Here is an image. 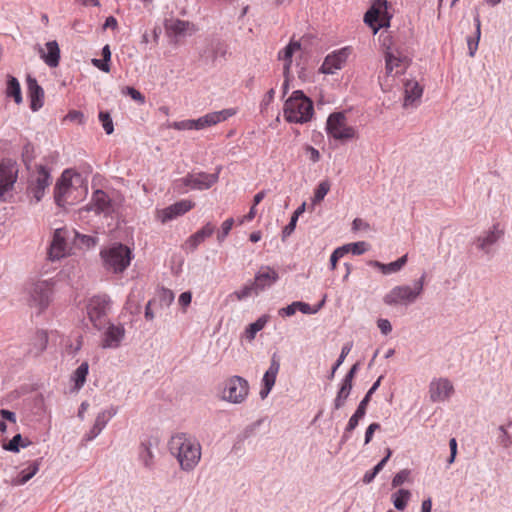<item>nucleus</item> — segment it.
Segmentation results:
<instances>
[{
  "mask_svg": "<svg viewBox=\"0 0 512 512\" xmlns=\"http://www.w3.org/2000/svg\"><path fill=\"white\" fill-rule=\"evenodd\" d=\"M279 279V275L275 269L270 266H262L255 274L254 284L259 293L270 288Z\"/></svg>",
  "mask_w": 512,
  "mask_h": 512,
  "instance_id": "obj_22",
  "label": "nucleus"
},
{
  "mask_svg": "<svg viewBox=\"0 0 512 512\" xmlns=\"http://www.w3.org/2000/svg\"><path fill=\"white\" fill-rule=\"evenodd\" d=\"M314 115L312 101L301 91H293L284 104V118L290 123L304 124Z\"/></svg>",
  "mask_w": 512,
  "mask_h": 512,
  "instance_id": "obj_3",
  "label": "nucleus"
},
{
  "mask_svg": "<svg viewBox=\"0 0 512 512\" xmlns=\"http://www.w3.org/2000/svg\"><path fill=\"white\" fill-rule=\"evenodd\" d=\"M219 178V170L216 173L208 174L205 172L188 174L182 178L185 186L193 190H206L212 187Z\"/></svg>",
  "mask_w": 512,
  "mask_h": 512,
  "instance_id": "obj_16",
  "label": "nucleus"
},
{
  "mask_svg": "<svg viewBox=\"0 0 512 512\" xmlns=\"http://www.w3.org/2000/svg\"><path fill=\"white\" fill-rule=\"evenodd\" d=\"M215 227L212 223L208 222L200 230L192 234L184 244V249L193 252L197 247L208 237L214 233Z\"/></svg>",
  "mask_w": 512,
  "mask_h": 512,
  "instance_id": "obj_26",
  "label": "nucleus"
},
{
  "mask_svg": "<svg viewBox=\"0 0 512 512\" xmlns=\"http://www.w3.org/2000/svg\"><path fill=\"white\" fill-rule=\"evenodd\" d=\"M377 326L384 335H388L392 331V325L388 319H378Z\"/></svg>",
  "mask_w": 512,
  "mask_h": 512,
  "instance_id": "obj_60",
  "label": "nucleus"
},
{
  "mask_svg": "<svg viewBox=\"0 0 512 512\" xmlns=\"http://www.w3.org/2000/svg\"><path fill=\"white\" fill-rule=\"evenodd\" d=\"M170 127L175 130H195V121L194 119H186L181 121H175L170 124Z\"/></svg>",
  "mask_w": 512,
  "mask_h": 512,
  "instance_id": "obj_50",
  "label": "nucleus"
},
{
  "mask_svg": "<svg viewBox=\"0 0 512 512\" xmlns=\"http://www.w3.org/2000/svg\"><path fill=\"white\" fill-rule=\"evenodd\" d=\"M88 210L97 214H110L113 211L110 197L103 190H96L92 195Z\"/></svg>",
  "mask_w": 512,
  "mask_h": 512,
  "instance_id": "obj_24",
  "label": "nucleus"
},
{
  "mask_svg": "<svg viewBox=\"0 0 512 512\" xmlns=\"http://www.w3.org/2000/svg\"><path fill=\"white\" fill-rule=\"evenodd\" d=\"M138 459L146 469L152 470L154 468L155 455L150 442H144L140 445Z\"/></svg>",
  "mask_w": 512,
  "mask_h": 512,
  "instance_id": "obj_32",
  "label": "nucleus"
},
{
  "mask_svg": "<svg viewBox=\"0 0 512 512\" xmlns=\"http://www.w3.org/2000/svg\"><path fill=\"white\" fill-rule=\"evenodd\" d=\"M388 2L387 0H372L371 10L379 11L383 16L387 15Z\"/></svg>",
  "mask_w": 512,
  "mask_h": 512,
  "instance_id": "obj_56",
  "label": "nucleus"
},
{
  "mask_svg": "<svg viewBox=\"0 0 512 512\" xmlns=\"http://www.w3.org/2000/svg\"><path fill=\"white\" fill-rule=\"evenodd\" d=\"M453 393V383L447 378H435L429 384V397L434 403L448 401Z\"/></svg>",
  "mask_w": 512,
  "mask_h": 512,
  "instance_id": "obj_15",
  "label": "nucleus"
},
{
  "mask_svg": "<svg viewBox=\"0 0 512 512\" xmlns=\"http://www.w3.org/2000/svg\"><path fill=\"white\" fill-rule=\"evenodd\" d=\"M280 370V361L276 353L271 357L270 366L262 378V388L259 392L260 398L265 399L275 385L277 374Z\"/></svg>",
  "mask_w": 512,
  "mask_h": 512,
  "instance_id": "obj_20",
  "label": "nucleus"
},
{
  "mask_svg": "<svg viewBox=\"0 0 512 512\" xmlns=\"http://www.w3.org/2000/svg\"><path fill=\"white\" fill-rule=\"evenodd\" d=\"M122 94L130 96L133 100L139 104L145 103V97L135 88L126 86L122 89Z\"/></svg>",
  "mask_w": 512,
  "mask_h": 512,
  "instance_id": "obj_51",
  "label": "nucleus"
},
{
  "mask_svg": "<svg viewBox=\"0 0 512 512\" xmlns=\"http://www.w3.org/2000/svg\"><path fill=\"white\" fill-rule=\"evenodd\" d=\"M117 412L118 408L113 405L100 411L95 418L94 425L103 431L108 422L117 414Z\"/></svg>",
  "mask_w": 512,
  "mask_h": 512,
  "instance_id": "obj_35",
  "label": "nucleus"
},
{
  "mask_svg": "<svg viewBox=\"0 0 512 512\" xmlns=\"http://www.w3.org/2000/svg\"><path fill=\"white\" fill-rule=\"evenodd\" d=\"M503 231L499 228L498 224H494L487 231H484L474 240V245L483 254L492 256L493 246L502 238Z\"/></svg>",
  "mask_w": 512,
  "mask_h": 512,
  "instance_id": "obj_13",
  "label": "nucleus"
},
{
  "mask_svg": "<svg viewBox=\"0 0 512 512\" xmlns=\"http://www.w3.org/2000/svg\"><path fill=\"white\" fill-rule=\"evenodd\" d=\"M125 329L122 325H110L104 333L103 348H118L124 339Z\"/></svg>",
  "mask_w": 512,
  "mask_h": 512,
  "instance_id": "obj_25",
  "label": "nucleus"
},
{
  "mask_svg": "<svg viewBox=\"0 0 512 512\" xmlns=\"http://www.w3.org/2000/svg\"><path fill=\"white\" fill-rule=\"evenodd\" d=\"M89 366L87 362L81 363L77 369L74 371L72 379L75 383V388L80 389L86 382V377L88 375Z\"/></svg>",
  "mask_w": 512,
  "mask_h": 512,
  "instance_id": "obj_40",
  "label": "nucleus"
},
{
  "mask_svg": "<svg viewBox=\"0 0 512 512\" xmlns=\"http://www.w3.org/2000/svg\"><path fill=\"white\" fill-rule=\"evenodd\" d=\"M88 187L82 176L65 170L55 187V201L59 206L73 205L86 197Z\"/></svg>",
  "mask_w": 512,
  "mask_h": 512,
  "instance_id": "obj_2",
  "label": "nucleus"
},
{
  "mask_svg": "<svg viewBox=\"0 0 512 512\" xmlns=\"http://www.w3.org/2000/svg\"><path fill=\"white\" fill-rule=\"evenodd\" d=\"M18 177V168L16 163H0V200L6 201L11 197V191Z\"/></svg>",
  "mask_w": 512,
  "mask_h": 512,
  "instance_id": "obj_11",
  "label": "nucleus"
},
{
  "mask_svg": "<svg viewBox=\"0 0 512 512\" xmlns=\"http://www.w3.org/2000/svg\"><path fill=\"white\" fill-rule=\"evenodd\" d=\"M72 238L73 230H69L67 228L55 229L49 248L50 260H60L67 256L70 250L69 242Z\"/></svg>",
  "mask_w": 512,
  "mask_h": 512,
  "instance_id": "obj_8",
  "label": "nucleus"
},
{
  "mask_svg": "<svg viewBox=\"0 0 512 512\" xmlns=\"http://www.w3.org/2000/svg\"><path fill=\"white\" fill-rule=\"evenodd\" d=\"M259 291L255 287V284L253 281L245 284L243 287H241L239 290H236L234 292L235 297L237 300L242 301L244 299L249 298L252 295H258Z\"/></svg>",
  "mask_w": 512,
  "mask_h": 512,
  "instance_id": "obj_42",
  "label": "nucleus"
},
{
  "mask_svg": "<svg viewBox=\"0 0 512 512\" xmlns=\"http://www.w3.org/2000/svg\"><path fill=\"white\" fill-rule=\"evenodd\" d=\"M474 23L476 27L475 36H470L467 38V46L468 53L471 57H473L478 49V44L481 36V21L479 14H476L474 17Z\"/></svg>",
  "mask_w": 512,
  "mask_h": 512,
  "instance_id": "obj_37",
  "label": "nucleus"
},
{
  "mask_svg": "<svg viewBox=\"0 0 512 512\" xmlns=\"http://www.w3.org/2000/svg\"><path fill=\"white\" fill-rule=\"evenodd\" d=\"M194 207V203L190 200H180L157 212V219L162 223L171 221L181 215H184Z\"/></svg>",
  "mask_w": 512,
  "mask_h": 512,
  "instance_id": "obj_19",
  "label": "nucleus"
},
{
  "mask_svg": "<svg viewBox=\"0 0 512 512\" xmlns=\"http://www.w3.org/2000/svg\"><path fill=\"white\" fill-rule=\"evenodd\" d=\"M404 93V106H414L415 103L420 100L423 89L417 81L408 80L404 85Z\"/></svg>",
  "mask_w": 512,
  "mask_h": 512,
  "instance_id": "obj_29",
  "label": "nucleus"
},
{
  "mask_svg": "<svg viewBox=\"0 0 512 512\" xmlns=\"http://www.w3.org/2000/svg\"><path fill=\"white\" fill-rule=\"evenodd\" d=\"M325 131L329 138L339 142H347L357 136V129L348 124L346 113L342 111L328 116Z\"/></svg>",
  "mask_w": 512,
  "mask_h": 512,
  "instance_id": "obj_6",
  "label": "nucleus"
},
{
  "mask_svg": "<svg viewBox=\"0 0 512 512\" xmlns=\"http://www.w3.org/2000/svg\"><path fill=\"white\" fill-rule=\"evenodd\" d=\"M73 239L86 247H92L96 244V239L92 236L81 235L73 230Z\"/></svg>",
  "mask_w": 512,
  "mask_h": 512,
  "instance_id": "obj_54",
  "label": "nucleus"
},
{
  "mask_svg": "<svg viewBox=\"0 0 512 512\" xmlns=\"http://www.w3.org/2000/svg\"><path fill=\"white\" fill-rule=\"evenodd\" d=\"M352 346H353V343L352 342H348L346 343L342 349H341V353L335 363V365L333 366L332 368V371H331V375L330 377H334V374L336 372V370L339 368V366L344 362L345 358L347 357V355L350 353L351 349H352Z\"/></svg>",
  "mask_w": 512,
  "mask_h": 512,
  "instance_id": "obj_46",
  "label": "nucleus"
},
{
  "mask_svg": "<svg viewBox=\"0 0 512 512\" xmlns=\"http://www.w3.org/2000/svg\"><path fill=\"white\" fill-rule=\"evenodd\" d=\"M350 248L353 255H362L368 250L369 244L365 241H359L350 243Z\"/></svg>",
  "mask_w": 512,
  "mask_h": 512,
  "instance_id": "obj_55",
  "label": "nucleus"
},
{
  "mask_svg": "<svg viewBox=\"0 0 512 512\" xmlns=\"http://www.w3.org/2000/svg\"><path fill=\"white\" fill-rule=\"evenodd\" d=\"M379 428H380V425L378 423H371L367 427L366 432H365V439H364V443L365 444L370 443V441L372 440L374 432L376 430H378Z\"/></svg>",
  "mask_w": 512,
  "mask_h": 512,
  "instance_id": "obj_62",
  "label": "nucleus"
},
{
  "mask_svg": "<svg viewBox=\"0 0 512 512\" xmlns=\"http://www.w3.org/2000/svg\"><path fill=\"white\" fill-rule=\"evenodd\" d=\"M98 117L106 134H112L114 131V125L110 114L108 112L100 111Z\"/></svg>",
  "mask_w": 512,
  "mask_h": 512,
  "instance_id": "obj_45",
  "label": "nucleus"
},
{
  "mask_svg": "<svg viewBox=\"0 0 512 512\" xmlns=\"http://www.w3.org/2000/svg\"><path fill=\"white\" fill-rule=\"evenodd\" d=\"M409 475H410V470H408V469H403V470L399 471L398 473H396L391 482L392 487L395 488V487L401 486L403 483H405L408 480Z\"/></svg>",
  "mask_w": 512,
  "mask_h": 512,
  "instance_id": "obj_52",
  "label": "nucleus"
},
{
  "mask_svg": "<svg viewBox=\"0 0 512 512\" xmlns=\"http://www.w3.org/2000/svg\"><path fill=\"white\" fill-rule=\"evenodd\" d=\"M385 70L387 76L398 75L407 68L408 58L398 51H387L385 54Z\"/></svg>",
  "mask_w": 512,
  "mask_h": 512,
  "instance_id": "obj_21",
  "label": "nucleus"
},
{
  "mask_svg": "<svg viewBox=\"0 0 512 512\" xmlns=\"http://www.w3.org/2000/svg\"><path fill=\"white\" fill-rule=\"evenodd\" d=\"M170 454L177 460L181 471L190 473L201 461L202 446L199 440L187 433L173 435L168 444Z\"/></svg>",
  "mask_w": 512,
  "mask_h": 512,
  "instance_id": "obj_1",
  "label": "nucleus"
},
{
  "mask_svg": "<svg viewBox=\"0 0 512 512\" xmlns=\"http://www.w3.org/2000/svg\"><path fill=\"white\" fill-rule=\"evenodd\" d=\"M500 435L498 436V443L504 447L509 448L512 445V437L506 430L505 426L501 425L498 427Z\"/></svg>",
  "mask_w": 512,
  "mask_h": 512,
  "instance_id": "obj_49",
  "label": "nucleus"
},
{
  "mask_svg": "<svg viewBox=\"0 0 512 512\" xmlns=\"http://www.w3.org/2000/svg\"><path fill=\"white\" fill-rule=\"evenodd\" d=\"M411 499V492L407 489H399L391 495L394 507L399 511H404Z\"/></svg>",
  "mask_w": 512,
  "mask_h": 512,
  "instance_id": "obj_34",
  "label": "nucleus"
},
{
  "mask_svg": "<svg viewBox=\"0 0 512 512\" xmlns=\"http://www.w3.org/2000/svg\"><path fill=\"white\" fill-rule=\"evenodd\" d=\"M32 302L40 309L46 308L52 295V283L41 280L33 283L29 290Z\"/></svg>",
  "mask_w": 512,
  "mask_h": 512,
  "instance_id": "obj_17",
  "label": "nucleus"
},
{
  "mask_svg": "<svg viewBox=\"0 0 512 512\" xmlns=\"http://www.w3.org/2000/svg\"><path fill=\"white\" fill-rule=\"evenodd\" d=\"M269 319V315H262L255 322L249 324L248 327L245 329L246 339L249 341L254 340L256 334L265 327Z\"/></svg>",
  "mask_w": 512,
  "mask_h": 512,
  "instance_id": "obj_36",
  "label": "nucleus"
},
{
  "mask_svg": "<svg viewBox=\"0 0 512 512\" xmlns=\"http://www.w3.org/2000/svg\"><path fill=\"white\" fill-rule=\"evenodd\" d=\"M301 45L299 42L291 41L278 53V58L283 62V72L287 76L292 64V56L296 51H299Z\"/></svg>",
  "mask_w": 512,
  "mask_h": 512,
  "instance_id": "obj_30",
  "label": "nucleus"
},
{
  "mask_svg": "<svg viewBox=\"0 0 512 512\" xmlns=\"http://www.w3.org/2000/svg\"><path fill=\"white\" fill-rule=\"evenodd\" d=\"M51 183V175L48 169L44 166H38L37 169L30 175L28 181L27 191L29 195L39 202L44 194L45 190Z\"/></svg>",
  "mask_w": 512,
  "mask_h": 512,
  "instance_id": "obj_9",
  "label": "nucleus"
},
{
  "mask_svg": "<svg viewBox=\"0 0 512 512\" xmlns=\"http://www.w3.org/2000/svg\"><path fill=\"white\" fill-rule=\"evenodd\" d=\"M304 150H305V154H306L307 158L312 163H316L320 160V152L313 146L306 145Z\"/></svg>",
  "mask_w": 512,
  "mask_h": 512,
  "instance_id": "obj_59",
  "label": "nucleus"
},
{
  "mask_svg": "<svg viewBox=\"0 0 512 512\" xmlns=\"http://www.w3.org/2000/svg\"><path fill=\"white\" fill-rule=\"evenodd\" d=\"M22 436L21 434H16L13 438L6 444L3 445V449L11 452H19V448L21 446Z\"/></svg>",
  "mask_w": 512,
  "mask_h": 512,
  "instance_id": "obj_53",
  "label": "nucleus"
},
{
  "mask_svg": "<svg viewBox=\"0 0 512 512\" xmlns=\"http://www.w3.org/2000/svg\"><path fill=\"white\" fill-rule=\"evenodd\" d=\"M101 432L102 430L93 424L91 429L84 435L83 440L87 442L92 441L100 435Z\"/></svg>",
  "mask_w": 512,
  "mask_h": 512,
  "instance_id": "obj_64",
  "label": "nucleus"
},
{
  "mask_svg": "<svg viewBox=\"0 0 512 512\" xmlns=\"http://www.w3.org/2000/svg\"><path fill=\"white\" fill-rule=\"evenodd\" d=\"M294 306L296 309L302 312L303 314H315L318 312L319 308H312L308 303L295 301Z\"/></svg>",
  "mask_w": 512,
  "mask_h": 512,
  "instance_id": "obj_58",
  "label": "nucleus"
},
{
  "mask_svg": "<svg viewBox=\"0 0 512 512\" xmlns=\"http://www.w3.org/2000/svg\"><path fill=\"white\" fill-rule=\"evenodd\" d=\"M160 299L162 303L169 306L174 301V293L169 289H162Z\"/></svg>",
  "mask_w": 512,
  "mask_h": 512,
  "instance_id": "obj_61",
  "label": "nucleus"
},
{
  "mask_svg": "<svg viewBox=\"0 0 512 512\" xmlns=\"http://www.w3.org/2000/svg\"><path fill=\"white\" fill-rule=\"evenodd\" d=\"M386 464V459H382L378 464L374 466L371 471H367L363 476V482L365 484L371 483L376 475L384 468Z\"/></svg>",
  "mask_w": 512,
  "mask_h": 512,
  "instance_id": "obj_47",
  "label": "nucleus"
},
{
  "mask_svg": "<svg viewBox=\"0 0 512 512\" xmlns=\"http://www.w3.org/2000/svg\"><path fill=\"white\" fill-rule=\"evenodd\" d=\"M164 28L167 36L172 38L175 43L195 33L193 24L173 17L165 20Z\"/></svg>",
  "mask_w": 512,
  "mask_h": 512,
  "instance_id": "obj_14",
  "label": "nucleus"
},
{
  "mask_svg": "<svg viewBox=\"0 0 512 512\" xmlns=\"http://www.w3.org/2000/svg\"><path fill=\"white\" fill-rule=\"evenodd\" d=\"M48 335L45 331H37L32 340L30 352L34 355L41 354L47 347Z\"/></svg>",
  "mask_w": 512,
  "mask_h": 512,
  "instance_id": "obj_38",
  "label": "nucleus"
},
{
  "mask_svg": "<svg viewBox=\"0 0 512 512\" xmlns=\"http://www.w3.org/2000/svg\"><path fill=\"white\" fill-rule=\"evenodd\" d=\"M110 299L107 295L94 296L89 300L87 313L95 327L99 328L104 323V318L109 309Z\"/></svg>",
  "mask_w": 512,
  "mask_h": 512,
  "instance_id": "obj_12",
  "label": "nucleus"
},
{
  "mask_svg": "<svg viewBox=\"0 0 512 512\" xmlns=\"http://www.w3.org/2000/svg\"><path fill=\"white\" fill-rule=\"evenodd\" d=\"M408 256L407 254L403 255L396 261H393L388 264L381 263L379 261H371L369 264L377 269H379L384 275H390L393 273L399 272L404 265L407 263Z\"/></svg>",
  "mask_w": 512,
  "mask_h": 512,
  "instance_id": "obj_31",
  "label": "nucleus"
},
{
  "mask_svg": "<svg viewBox=\"0 0 512 512\" xmlns=\"http://www.w3.org/2000/svg\"><path fill=\"white\" fill-rule=\"evenodd\" d=\"M6 94L9 97H13L15 103L20 104L22 102L20 83L15 77L10 75L7 78Z\"/></svg>",
  "mask_w": 512,
  "mask_h": 512,
  "instance_id": "obj_39",
  "label": "nucleus"
},
{
  "mask_svg": "<svg viewBox=\"0 0 512 512\" xmlns=\"http://www.w3.org/2000/svg\"><path fill=\"white\" fill-rule=\"evenodd\" d=\"M46 52L40 48V57L51 68L57 67L60 60V49L56 41H49L45 44Z\"/></svg>",
  "mask_w": 512,
  "mask_h": 512,
  "instance_id": "obj_27",
  "label": "nucleus"
},
{
  "mask_svg": "<svg viewBox=\"0 0 512 512\" xmlns=\"http://www.w3.org/2000/svg\"><path fill=\"white\" fill-rule=\"evenodd\" d=\"M380 16H383L379 11L369 9L364 15V23L368 25L372 30L373 34H376L380 30V26H377Z\"/></svg>",
  "mask_w": 512,
  "mask_h": 512,
  "instance_id": "obj_43",
  "label": "nucleus"
},
{
  "mask_svg": "<svg viewBox=\"0 0 512 512\" xmlns=\"http://www.w3.org/2000/svg\"><path fill=\"white\" fill-rule=\"evenodd\" d=\"M100 255L105 269L113 273L125 271L133 257L131 249L121 243H114L103 249Z\"/></svg>",
  "mask_w": 512,
  "mask_h": 512,
  "instance_id": "obj_4",
  "label": "nucleus"
},
{
  "mask_svg": "<svg viewBox=\"0 0 512 512\" xmlns=\"http://www.w3.org/2000/svg\"><path fill=\"white\" fill-rule=\"evenodd\" d=\"M424 278L422 275L413 286L399 285L393 287L383 298L385 304L390 306L405 305L414 303L422 294L424 287Z\"/></svg>",
  "mask_w": 512,
  "mask_h": 512,
  "instance_id": "obj_5",
  "label": "nucleus"
},
{
  "mask_svg": "<svg viewBox=\"0 0 512 512\" xmlns=\"http://www.w3.org/2000/svg\"><path fill=\"white\" fill-rule=\"evenodd\" d=\"M352 53V48L346 46L329 53L319 68V72L325 75H333L341 70Z\"/></svg>",
  "mask_w": 512,
  "mask_h": 512,
  "instance_id": "obj_10",
  "label": "nucleus"
},
{
  "mask_svg": "<svg viewBox=\"0 0 512 512\" xmlns=\"http://www.w3.org/2000/svg\"><path fill=\"white\" fill-rule=\"evenodd\" d=\"M39 471V462L33 461L26 469L18 473V475L10 480L5 479L4 483L11 486H21L33 478Z\"/></svg>",
  "mask_w": 512,
  "mask_h": 512,
  "instance_id": "obj_28",
  "label": "nucleus"
},
{
  "mask_svg": "<svg viewBox=\"0 0 512 512\" xmlns=\"http://www.w3.org/2000/svg\"><path fill=\"white\" fill-rule=\"evenodd\" d=\"M381 379H382V376H380L375 382L374 384L371 386V388L368 390V392L366 393V395L364 396V398L360 401V403H364V409L366 410L367 409V405L370 401V398L371 396L373 395V393L378 389V387L380 386V382H381Z\"/></svg>",
  "mask_w": 512,
  "mask_h": 512,
  "instance_id": "obj_57",
  "label": "nucleus"
},
{
  "mask_svg": "<svg viewBox=\"0 0 512 512\" xmlns=\"http://www.w3.org/2000/svg\"><path fill=\"white\" fill-rule=\"evenodd\" d=\"M248 394V381L235 375L224 382L221 398L233 404H240L246 400Z\"/></svg>",
  "mask_w": 512,
  "mask_h": 512,
  "instance_id": "obj_7",
  "label": "nucleus"
},
{
  "mask_svg": "<svg viewBox=\"0 0 512 512\" xmlns=\"http://www.w3.org/2000/svg\"><path fill=\"white\" fill-rule=\"evenodd\" d=\"M366 414V410L364 409V403H359L356 411L350 417L347 426L345 428V432L343 434V441L349 438V433L352 432L359 424V421L364 418Z\"/></svg>",
  "mask_w": 512,
  "mask_h": 512,
  "instance_id": "obj_33",
  "label": "nucleus"
},
{
  "mask_svg": "<svg viewBox=\"0 0 512 512\" xmlns=\"http://www.w3.org/2000/svg\"><path fill=\"white\" fill-rule=\"evenodd\" d=\"M370 225L361 218H355L352 222V229L354 231L368 230Z\"/></svg>",
  "mask_w": 512,
  "mask_h": 512,
  "instance_id": "obj_63",
  "label": "nucleus"
},
{
  "mask_svg": "<svg viewBox=\"0 0 512 512\" xmlns=\"http://www.w3.org/2000/svg\"><path fill=\"white\" fill-rule=\"evenodd\" d=\"M233 224H234L233 218H228L222 223L221 230L217 234V240L220 243L223 242L225 240V238L228 236V234L230 233V231L233 227Z\"/></svg>",
  "mask_w": 512,
  "mask_h": 512,
  "instance_id": "obj_48",
  "label": "nucleus"
},
{
  "mask_svg": "<svg viewBox=\"0 0 512 512\" xmlns=\"http://www.w3.org/2000/svg\"><path fill=\"white\" fill-rule=\"evenodd\" d=\"M236 113L237 109L235 108H227L220 111L207 113L197 119H194L195 130H203L208 127L217 125L218 123L224 122L230 117L234 116Z\"/></svg>",
  "mask_w": 512,
  "mask_h": 512,
  "instance_id": "obj_18",
  "label": "nucleus"
},
{
  "mask_svg": "<svg viewBox=\"0 0 512 512\" xmlns=\"http://www.w3.org/2000/svg\"><path fill=\"white\" fill-rule=\"evenodd\" d=\"M330 187L331 184L328 180L321 181L314 191V196L312 198L313 204L320 203L328 194Z\"/></svg>",
  "mask_w": 512,
  "mask_h": 512,
  "instance_id": "obj_44",
  "label": "nucleus"
},
{
  "mask_svg": "<svg viewBox=\"0 0 512 512\" xmlns=\"http://www.w3.org/2000/svg\"><path fill=\"white\" fill-rule=\"evenodd\" d=\"M27 90L30 100V108L36 112L44 105V90L32 76L27 77Z\"/></svg>",
  "mask_w": 512,
  "mask_h": 512,
  "instance_id": "obj_23",
  "label": "nucleus"
},
{
  "mask_svg": "<svg viewBox=\"0 0 512 512\" xmlns=\"http://www.w3.org/2000/svg\"><path fill=\"white\" fill-rule=\"evenodd\" d=\"M352 390V384L345 383L342 381L341 387L337 393V396L334 400V406L335 409L341 408L344 404L348 396L350 395V392Z\"/></svg>",
  "mask_w": 512,
  "mask_h": 512,
  "instance_id": "obj_41",
  "label": "nucleus"
}]
</instances>
